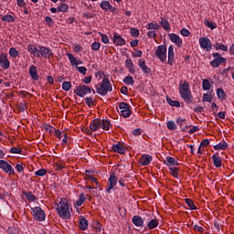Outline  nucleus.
<instances>
[{"mask_svg":"<svg viewBox=\"0 0 234 234\" xmlns=\"http://www.w3.org/2000/svg\"><path fill=\"white\" fill-rule=\"evenodd\" d=\"M55 209L60 218H70V208L69 207V200H67V198H61L60 201L56 204Z\"/></svg>","mask_w":234,"mask_h":234,"instance_id":"f257e3e1","label":"nucleus"},{"mask_svg":"<svg viewBox=\"0 0 234 234\" xmlns=\"http://www.w3.org/2000/svg\"><path fill=\"white\" fill-rule=\"evenodd\" d=\"M179 94L188 105L193 103V94L191 93V87H189L188 81H184L183 84H179Z\"/></svg>","mask_w":234,"mask_h":234,"instance_id":"f03ea898","label":"nucleus"},{"mask_svg":"<svg viewBox=\"0 0 234 234\" xmlns=\"http://www.w3.org/2000/svg\"><path fill=\"white\" fill-rule=\"evenodd\" d=\"M112 90V85H111V80L105 78L102 80L99 88H97V93L101 96H107V93Z\"/></svg>","mask_w":234,"mask_h":234,"instance_id":"7ed1b4c3","label":"nucleus"},{"mask_svg":"<svg viewBox=\"0 0 234 234\" xmlns=\"http://www.w3.org/2000/svg\"><path fill=\"white\" fill-rule=\"evenodd\" d=\"M155 56L161 61V63H165L167 61V46L160 45L155 49Z\"/></svg>","mask_w":234,"mask_h":234,"instance_id":"20e7f679","label":"nucleus"},{"mask_svg":"<svg viewBox=\"0 0 234 234\" xmlns=\"http://www.w3.org/2000/svg\"><path fill=\"white\" fill-rule=\"evenodd\" d=\"M31 211L34 219L37 220L38 222H44L45 218H47L45 210H43L40 207H31Z\"/></svg>","mask_w":234,"mask_h":234,"instance_id":"39448f33","label":"nucleus"},{"mask_svg":"<svg viewBox=\"0 0 234 234\" xmlns=\"http://www.w3.org/2000/svg\"><path fill=\"white\" fill-rule=\"evenodd\" d=\"M90 92L96 94V91L94 90H90L89 86L85 85L77 87L75 90V94H77V96H80V98H83V96H85L86 94H90Z\"/></svg>","mask_w":234,"mask_h":234,"instance_id":"423d86ee","label":"nucleus"},{"mask_svg":"<svg viewBox=\"0 0 234 234\" xmlns=\"http://www.w3.org/2000/svg\"><path fill=\"white\" fill-rule=\"evenodd\" d=\"M52 56H54V54L52 53V49L44 46H40L38 48V58L42 57V58H46L47 59H50Z\"/></svg>","mask_w":234,"mask_h":234,"instance_id":"0eeeda50","label":"nucleus"},{"mask_svg":"<svg viewBox=\"0 0 234 234\" xmlns=\"http://www.w3.org/2000/svg\"><path fill=\"white\" fill-rule=\"evenodd\" d=\"M119 109L121 111V116L122 118H129L131 116V106L127 104L126 102H121L119 104Z\"/></svg>","mask_w":234,"mask_h":234,"instance_id":"6e6552de","label":"nucleus"},{"mask_svg":"<svg viewBox=\"0 0 234 234\" xmlns=\"http://www.w3.org/2000/svg\"><path fill=\"white\" fill-rule=\"evenodd\" d=\"M199 47L203 48V50H206L207 52H209L211 50V40L207 37H201L199 38Z\"/></svg>","mask_w":234,"mask_h":234,"instance_id":"1a4fd4ad","label":"nucleus"},{"mask_svg":"<svg viewBox=\"0 0 234 234\" xmlns=\"http://www.w3.org/2000/svg\"><path fill=\"white\" fill-rule=\"evenodd\" d=\"M0 169L5 171L7 175L15 174L14 167H12V165H10V164L5 160H0Z\"/></svg>","mask_w":234,"mask_h":234,"instance_id":"9d476101","label":"nucleus"},{"mask_svg":"<svg viewBox=\"0 0 234 234\" xmlns=\"http://www.w3.org/2000/svg\"><path fill=\"white\" fill-rule=\"evenodd\" d=\"M0 67L5 70L10 69V60H8L6 53H0Z\"/></svg>","mask_w":234,"mask_h":234,"instance_id":"9b49d317","label":"nucleus"},{"mask_svg":"<svg viewBox=\"0 0 234 234\" xmlns=\"http://www.w3.org/2000/svg\"><path fill=\"white\" fill-rule=\"evenodd\" d=\"M109 186L106 189L107 193H112V188L116 187V184H118V177L114 174H112L108 178Z\"/></svg>","mask_w":234,"mask_h":234,"instance_id":"f8f14e48","label":"nucleus"},{"mask_svg":"<svg viewBox=\"0 0 234 234\" xmlns=\"http://www.w3.org/2000/svg\"><path fill=\"white\" fill-rule=\"evenodd\" d=\"M112 149L114 153H118L119 154H125V151L127 150V147H125V145L120 143H117L116 144L112 145Z\"/></svg>","mask_w":234,"mask_h":234,"instance_id":"ddd939ff","label":"nucleus"},{"mask_svg":"<svg viewBox=\"0 0 234 234\" xmlns=\"http://www.w3.org/2000/svg\"><path fill=\"white\" fill-rule=\"evenodd\" d=\"M138 65H139L141 70L144 72V74H151V68H149V67H147V65H145V59L139 58Z\"/></svg>","mask_w":234,"mask_h":234,"instance_id":"4468645a","label":"nucleus"},{"mask_svg":"<svg viewBox=\"0 0 234 234\" xmlns=\"http://www.w3.org/2000/svg\"><path fill=\"white\" fill-rule=\"evenodd\" d=\"M227 61L228 58H216L212 61H210V65L211 67H213V69H218V67H220L222 63H226Z\"/></svg>","mask_w":234,"mask_h":234,"instance_id":"2eb2a0df","label":"nucleus"},{"mask_svg":"<svg viewBox=\"0 0 234 234\" xmlns=\"http://www.w3.org/2000/svg\"><path fill=\"white\" fill-rule=\"evenodd\" d=\"M168 37H169L170 41H172V43H175L178 47H182V38H180V37L178 35H176L175 33H171L168 35Z\"/></svg>","mask_w":234,"mask_h":234,"instance_id":"dca6fc26","label":"nucleus"},{"mask_svg":"<svg viewBox=\"0 0 234 234\" xmlns=\"http://www.w3.org/2000/svg\"><path fill=\"white\" fill-rule=\"evenodd\" d=\"M112 41L116 47H123V45H125V39H123V37L118 34H114Z\"/></svg>","mask_w":234,"mask_h":234,"instance_id":"f3484780","label":"nucleus"},{"mask_svg":"<svg viewBox=\"0 0 234 234\" xmlns=\"http://www.w3.org/2000/svg\"><path fill=\"white\" fill-rule=\"evenodd\" d=\"M68 58L69 59L71 67H78V65H83V61L78 60L71 53H67Z\"/></svg>","mask_w":234,"mask_h":234,"instance_id":"a211bd4d","label":"nucleus"},{"mask_svg":"<svg viewBox=\"0 0 234 234\" xmlns=\"http://www.w3.org/2000/svg\"><path fill=\"white\" fill-rule=\"evenodd\" d=\"M151 162H153V156L149 154H143L139 159V163L141 164V165H149Z\"/></svg>","mask_w":234,"mask_h":234,"instance_id":"6ab92c4d","label":"nucleus"},{"mask_svg":"<svg viewBox=\"0 0 234 234\" xmlns=\"http://www.w3.org/2000/svg\"><path fill=\"white\" fill-rule=\"evenodd\" d=\"M168 65L173 67V64L175 63V48L173 46H170L168 48Z\"/></svg>","mask_w":234,"mask_h":234,"instance_id":"aec40b11","label":"nucleus"},{"mask_svg":"<svg viewBox=\"0 0 234 234\" xmlns=\"http://www.w3.org/2000/svg\"><path fill=\"white\" fill-rule=\"evenodd\" d=\"M132 222L136 226V228H144V218L140 216H133L132 218Z\"/></svg>","mask_w":234,"mask_h":234,"instance_id":"412c9836","label":"nucleus"},{"mask_svg":"<svg viewBox=\"0 0 234 234\" xmlns=\"http://www.w3.org/2000/svg\"><path fill=\"white\" fill-rule=\"evenodd\" d=\"M29 76H31L32 80L35 81L39 80V76L37 75V67L34 65L29 67Z\"/></svg>","mask_w":234,"mask_h":234,"instance_id":"4be33fe9","label":"nucleus"},{"mask_svg":"<svg viewBox=\"0 0 234 234\" xmlns=\"http://www.w3.org/2000/svg\"><path fill=\"white\" fill-rule=\"evenodd\" d=\"M100 127H101V120L100 119H95L92 121V122H90V128L91 129V131H98V129H100Z\"/></svg>","mask_w":234,"mask_h":234,"instance_id":"5701e85b","label":"nucleus"},{"mask_svg":"<svg viewBox=\"0 0 234 234\" xmlns=\"http://www.w3.org/2000/svg\"><path fill=\"white\" fill-rule=\"evenodd\" d=\"M165 164L170 167V165H172V167H175L176 165H178V161L175 159V157H171V156H166L165 160Z\"/></svg>","mask_w":234,"mask_h":234,"instance_id":"b1692460","label":"nucleus"},{"mask_svg":"<svg viewBox=\"0 0 234 234\" xmlns=\"http://www.w3.org/2000/svg\"><path fill=\"white\" fill-rule=\"evenodd\" d=\"M212 160L215 167H222V158L218 156V154H214L212 155Z\"/></svg>","mask_w":234,"mask_h":234,"instance_id":"393cba45","label":"nucleus"},{"mask_svg":"<svg viewBox=\"0 0 234 234\" xmlns=\"http://www.w3.org/2000/svg\"><path fill=\"white\" fill-rule=\"evenodd\" d=\"M27 52H30L33 56L39 58V48H36L34 45L27 46Z\"/></svg>","mask_w":234,"mask_h":234,"instance_id":"a878e982","label":"nucleus"},{"mask_svg":"<svg viewBox=\"0 0 234 234\" xmlns=\"http://www.w3.org/2000/svg\"><path fill=\"white\" fill-rule=\"evenodd\" d=\"M159 23L164 30H166V32H169V30H171V25L169 24V20L165 18H161V21Z\"/></svg>","mask_w":234,"mask_h":234,"instance_id":"bb28decb","label":"nucleus"},{"mask_svg":"<svg viewBox=\"0 0 234 234\" xmlns=\"http://www.w3.org/2000/svg\"><path fill=\"white\" fill-rule=\"evenodd\" d=\"M125 67L131 74H134V63H133V60L131 58L126 59L125 61Z\"/></svg>","mask_w":234,"mask_h":234,"instance_id":"cd10ccee","label":"nucleus"},{"mask_svg":"<svg viewBox=\"0 0 234 234\" xmlns=\"http://www.w3.org/2000/svg\"><path fill=\"white\" fill-rule=\"evenodd\" d=\"M80 228L82 231H85L89 228V221L83 217L80 219Z\"/></svg>","mask_w":234,"mask_h":234,"instance_id":"c85d7f7f","label":"nucleus"},{"mask_svg":"<svg viewBox=\"0 0 234 234\" xmlns=\"http://www.w3.org/2000/svg\"><path fill=\"white\" fill-rule=\"evenodd\" d=\"M217 96H218V100H221V101H223V100H226V91H224V89L218 88L217 89Z\"/></svg>","mask_w":234,"mask_h":234,"instance_id":"c756f323","label":"nucleus"},{"mask_svg":"<svg viewBox=\"0 0 234 234\" xmlns=\"http://www.w3.org/2000/svg\"><path fill=\"white\" fill-rule=\"evenodd\" d=\"M215 151H226L228 149V143L223 142L214 146Z\"/></svg>","mask_w":234,"mask_h":234,"instance_id":"7c9ffc66","label":"nucleus"},{"mask_svg":"<svg viewBox=\"0 0 234 234\" xmlns=\"http://www.w3.org/2000/svg\"><path fill=\"white\" fill-rule=\"evenodd\" d=\"M27 200H29V202H36V199L37 197H36V196H34V194L31 191H27V192H23Z\"/></svg>","mask_w":234,"mask_h":234,"instance_id":"2f4dec72","label":"nucleus"},{"mask_svg":"<svg viewBox=\"0 0 234 234\" xmlns=\"http://www.w3.org/2000/svg\"><path fill=\"white\" fill-rule=\"evenodd\" d=\"M101 8L105 12H109V9L111 8V2L107 0H102L101 2Z\"/></svg>","mask_w":234,"mask_h":234,"instance_id":"473e14b6","label":"nucleus"},{"mask_svg":"<svg viewBox=\"0 0 234 234\" xmlns=\"http://www.w3.org/2000/svg\"><path fill=\"white\" fill-rule=\"evenodd\" d=\"M101 128L104 131H109V129H111V122H109V120L101 121Z\"/></svg>","mask_w":234,"mask_h":234,"instance_id":"72a5a7b5","label":"nucleus"},{"mask_svg":"<svg viewBox=\"0 0 234 234\" xmlns=\"http://www.w3.org/2000/svg\"><path fill=\"white\" fill-rule=\"evenodd\" d=\"M158 219H151L148 223H147V228L149 229H154V228H158Z\"/></svg>","mask_w":234,"mask_h":234,"instance_id":"f704fd0d","label":"nucleus"},{"mask_svg":"<svg viewBox=\"0 0 234 234\" xmlns=\"http://www.w3.org/2000/svg\"><path fill=\"white\" fill-rule=\"evenodd\" d=\"M2 21H5V23H14L16 21V17L12 15H5L2 17Z\"/></svg>","mask_w":234,"mask_h":234,"instance_id":"c9c22d12","label":"nucleus"},{"mask_svg":"<svg viewBox=\"0 0 234 234\" xmlns=\"http://www.w3.org/2000/svg\"><path fill=\"white\" fill-rule=\"evenodd\" d=\"M86 200H87V197H85V194H80L79 197V199H77L76 201V206L80 207V206H82Z\"/></svg>","mask_w":234,"mask_h":234,"instance_id":"e433bc0d","label":"nucleus"},{"mask_svg":"<svg viewBox=\"0 0 234 234\" xmlns=\"http://www.w3.org/2000/svg\"><path fill=\"white\" fill-rule=\"evenodd\" d=\"M202 89L203 90H209L211 89V83L207 80V79H204L202 81Z\"/></svg>","mask_w":234,"mask_h":234,"instance_id":"4c0bfd02","label":"nucleus"},{"mask_svg":"<svg viewBox=\"0 0 234 234\" xmlns=\"http://www.w3.org/2000/svg\"><path fill=\"white\" fill-rule=\"evenodd\" d=\"M166 101L171 107H180V101H173L171 98H167Z\"/></svg>","mask_w":234,"mask_h":234,"instance_id":"58836bf2","label":"nucleus"},{"mask_svg":"<svg viewBox=\"0 0 234 234\" xmlns=\"http://www.w3.org/2000/svg\"><path fill=\"white\" fill-rule=\"evenodd\" d=\"M9 56L11 58H17L19 56V51H17V49H16V48H10Z\"/></svg>","mask_w":234,"mask_h":234,"instance_id":"ea45409f","label":"nucleus"},{"mask_svg":"<svg viewBox=\"0 0 234 234\" xmlns=\"http://www.w3.org/2000/svg\"><path fill=\"white\" fill-rule=\"evenodd\" d=\"M186 204L188 206V207H190V209L192 211H194L195 209H197V206H195V203L193 202L192 199L186 198Z\"/></svg>","mask_w":234,"mask_h":234,"instance_id":"a19ab883","label":"nucleus"},{"mask_svg":"<svg viewBox=\"0 0 234 234\" xmlns=\"http://www.w3.org/2000/svg\"><path fill=\"white\" fill-rule=\"evenodd\" d=\"M160 25L158 23L151 22L148 24V30H159Z\"/></svg>","mask_w":234,"mask_h":234,"instance_id":"79ce46f5","label":"nucleus"},{"mask_svg":"<svg viewBox=\"0 0 234 234\" xmlns=\"http://www.w3.org/2000/svg\"><path fill=\"white\" fill-rule=\"evenodd\" d=\"M123 83H125V85H133L134 79H133L131 76H127L123 79Z\"/></svg>","mask_w":234,"mask_h":234,"instance_id":"37998d69","label":"nucleus"},{"mask_svg":"<svg viewBox=\"0 0 234 234\" xmlns=\"http://www.w3.org/2000/svg\"><path fill=\"white\" fill-rule=\"evenodd\" d=\"M71 87H72V83H70V81H64L62 83L63 90L69 91V90H70Z\"/></svg>","mask_w":234,"mask_h":234,"instance_id":"c03bdc74","label":"nucleus"},{"mask_svg":"<svg viewBox=\"0 0 234 234\" xmlns=\"http://www.w3.org/2000/svg\"><path fill=\"white\" fill-rule=\"evenodd\" d=\"M205 25L211 30H215V28H217V24L213 23L212 21L205 20Z\"/></svg>","mask_w":234,"mask_h":234,"instance_id":"a18cd8bd","label":"nucleus"},{"mask_svg":"<svg viewBox=\"0 0 234 234\" xmlns=\"http://www.w3.org/2000/svg\"><path fill=\"white\" fill-rule=\"evenodd\" d=\"M169 171H170L172 176H174V178H178V168H176V167H170Z\"/></svg>","mask_w":234,"mask_h":234,"instance_id":"49530a36","label":"nucleus"},{"mask_svg":"<svg viewBox=\"0 0 234 234\" xmlns=\"http://www.w3.org/2000/svg\"><path fill=\"white\" fill-rule=\"evenodd\" d=\"M216 50H223V52H228V46L218 43L216 46Z\"/></svg>","mask_w":234,"mask_h":234,"instance_id":"de8ad7c7","label":"nucleus"},{"mask_svg":"<svg viewBox=\"0 0 234 234\" xmlns=\"http://www.w3.org/2000/svg\"><path fill=\"white\" fill-rule=\"evenodd\" d=\"M166 125L167 129L170 131H175V129H176V123H175V121H169Z\"/></svg>","mask_w":234,"mask_h":234,"instance_id":"09e8293b","label":"nucleus"},{"mask_svg":"<svg viewBox=\"0 0 234 234\" xmlns=\"http://www.w3.org/2000/svg\"><path fill=\"white\" fill-rule=\"evenodd\" d=\"M130 34L131 36H133V37H138V36H140V31L138 30V28H131Z\"/></svg>","mask_w":234,"mask_h":234,"instance_id":"8fccbe9b","label":"nucleus"},{"mask_svg":"<svg viewBox=\"0 0 234 234\" xmlns=\"http://www.w3.org/2000/svg\"><path fill=\"white\" fill-rule=\"evenodd\" d=\"M212 100H213V97H211V95L207 93L203 94V101H207L208 103H211Z\"/></svg>","mask_w":234,"mask_h":234,"instance_id":"3c124183","label":"nucleus"},{"mask_svg":"<svg viewBox=\"0 0 234 234\" xmlns=\"http://www.w3.org/2000/svg\"><path fill=\"white\" fill-rule=\"evenodd\" d=\"M45 131H47V133H49L50 134H52V133H54L56 131V128L52 127L51 125L46 124L44 126Z\"/></svg>","mask_w":234,"mask_h":234,"instance_id":"603ef678","label":"nucleus"},{"mask_svg":"<svg viewBox=\"0 0 234 234\" xmlns=\"http://www.w3.org/2000/svg\"><path fill=\"white\" fill-rule=\"evenodd\" d=\"M22 152H23V150H21V148H17V147H12L10 149V153H12L13 154H21Z\"/></svg>","mask_w":234,"mask_h":234,"instance_id":"864d4df0","label":"nucleus"},{"mask_svg":"<svg viewBox=\"0 0 234 234\" xmlns=\"http://www.w3.org/2000/svg\"><path fill=\"white\" fill-rule=\"evenodd\" d=\"M35 175L37 176H45V175H47V169H39L37 172H35Z\"/></svg>","mask_w":234,"mask_h":234,"instance_id":"5fc2aeb1","label":"nucleus"},{"mask_svg":"<svg viewBox=\"0 0 234 234\" xmlns=\"http://www.w3.org/2000/svg\"><path fill=\"white\" fill-rule=\"evenodd\" d=\"M101 47V45L100 44V42H93L91 44V50H95V51L100 50Z\"/></svg>","mask_w":234,"mask_h":234,"instance_id":"6e6d98bb","label":"nucleus"},{"mask_svg":"<svg viewBox=\"0 0 234 234\" xmlns=\"http://www.w3.org/2000/svg\"><path fill=\"white\" fill-rule=\"evenodd\" d=\"M180 34L181 36H184V37H189V34H191V32H189V30L186 28H182Z\"/></svg>","mask_w":234,"mask_h":234,"instance_id":"4d7b16f0","label":"nucleus"},{"mask_svg":"<svg viewBox=\"0 0 234 234\" xmlns=\"http://www.w3.org/2000/svg\"><path fill=\"white\" fill-rule=\"evenodd\" d=\"M142 54H144V52H142V50L135 49L134 52L133 53V58H142Z\"/></svg>","mask_w":234,"mask_h":234,"instance_id":"13d9d810","label":"nucleus"},{"mask_svg":"<svg viewBox=\"0 0 234 234\" xmlns=\"http://www.w3.org/2000/svg\"><path fill=\"white\" fill-rule=\"evenodd\" d=\"M68 10H69V5H67V4H62L58 7V12H67Z\"/></svg>","mask_w":234,"mask_h":234,"instance_id":"bf43d9fd","label":"nucleus"},{"mask_svg":"<svg viewBox=\"0 0 234 234\" xmlns=\"http://www.w3.org/2000/svg\"><path fill=\"white\" fill-rule=\"evenodd\" d=\"M85 101H86V105H88V107L94 105V101L92 100L91 97L86 98Z\"/></svg>","mask_w":234,"mask_h":234,"instance_id":"052dcab7","label":"nucleus"},{"mask_svg":"<svg viewBox=\"0 0 234 234\" xmlns=\"http://www.w3.org/2000/svg\"><path fill=\"white\" fill-rule=\"evenodd\" d=\"M74 52H81V50H83V47H81V45L80 44H76L73 48Z\"/></svg>","mask_w":234,"mask_h":234,"instance_id":"680f3d73","label":"nucleus"},{"mask_svg":"<svg viewBox=\"0 0 234 234\" xmlns=\"http://www.w3.org/2000/svg\"><path fill=\"white\" fill-rule=\"evenodd\" d=\"M77 69L80 74H83V76L87 74V68L81 66V67H78Z\"/></svg>","mask_w":234,"mask_h":234,"instance_id":"e2e57ef3","label":"nucleus"},{"mask_svg":"<svg viewBox=\"0 0 234 234\" xmlns=\"http://www.w3.org/2000/svg\"><path fill=\"white\" fill-rule=\"evenodd\" d=\"M148 37L154 39L156 37V31L151 30L147 33Z\"/></svg>","mask_w":234,"mask_h":234,"instance_id":"0e129e2a","label":"nucleus"},{"mask_svg":"<svg viewBox=\"0 0 234 234\" xmlns=\"http://www.w3.org/2000/svg\"><path fill=\"white\" fill-rule=\"evenodd\" d=\"M193 229H195V231H198L199 233H204V228L201 226L194 225Z\"/></svg>","mask_w":234,"mask_h":234,"instance_id":"69168bd1","label":"nucleus"},{"mask_svg":"<svg viewBox=\"0 0 234 234\" xmlns=\"http://www.w3.org/2000/svg\"><path fill=\"white\" fill-rule=\"evenodd\" d=\"M101 41L104 43V45H107V43H109V37H107V35L101 34Z\"/></svg>","mask_w":234,"mask_h":234,"instance_id":"338daca9","label":"nucleus"},{"mask_svg":"<svg viewBox=\"0 0 234 234\" xmlns=\"http://www.w3.org/2000/svg\"><path fill=\"white\" fill-rule=\"evenodd\" d=\"M194 112H204V107L197 106L196 108H194Z\"/></svg>","mask_w":234,"mask_h":234,"instance_id":"774afa93","label":"nucleus"}]
</instances>
